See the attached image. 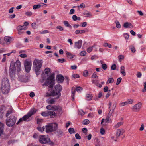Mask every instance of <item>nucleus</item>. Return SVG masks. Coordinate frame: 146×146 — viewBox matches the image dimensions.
Returning <instances> with one entry per match:
<instances>
[{"label": "nucleus", "mask_w": 146, "mask_h": 146, "mask_svg": "<svg viewBox=\"0 0 146 146\" xmlns=\"http://www.w3.org/2000/svg\"><path fill=\"white\" fill-rule=\"evenodd\" d=\"M78 8H79L80 7L82 8H84L85 7V5L84 3H81L79 6H77Z\"/></svg>", "instance_id": "nucleus-51"}, {"label": "nucleus", "mask_w": 146, "mask_h": 146, "mask_svg": "<svg viewBox=\"0 0 146 146\" xmlns=\"http://www.w3.org/2000/svg\"><path fill=\"white\" fill-rule=\"evenodd\" d=\"M49 111L43 112L41 113V114L43 116L46 117L49 115Z\"/></svg>", "instance_id": "nucleus-26"}, {"label": "nucleus", "mask_w": 146, "mask_h": 146, "mask_svg": "<svg viewBox=\"0 0 146 146\" xmlns=\"http://www.w3.org/2000/svg\"><path fill=\"white\" fill-rule=\"evenodd\" d=\"M56 27L57 29H59L60 31L64 30L63 28L60 25H58L56 26Z\"/></svg>", "instance_id": "nucleus-46"}, {"label": "nucleus", "mask_w": 146, "mask_h": 146, "mask_svg": "<svg viewBox=\"0 0 146 146\" xmlns=\"http://www.w3.org/2000/svg\"><path fill=\"white\" fill-rule=\"evenodd\" d=\"M19 56L22 58H24L27 57V56L26 54H21L19 55Z\"/></svg>", "instance_id": "nucleus-61"}, {"label": "nucleus", "mask_w": 146, "mask_h": 146, "mask_svg": "<svg viewBox=\"0 0 146 146\" xmlns=\"http://www.w3.org/2000/svg\"><path fill=\"white\" fill-rule=\"evenodd\" d=\"M90 122V121L88 120L85 119L83 121V123L84 125H86L89 124Z\"/></svg>", "instance_id": "nucleus-42"}, {"label": "nucleus", "mask_w": 146, "mask_h": 146, "mask_svg": "<svg viewBox=\"0 0 146 146\" xmlns=\"http://www.w3.org/2000/svg\"><path fill=\"white\" fill-rule=\"evenodd\" d=\"M116 27L118 28H120L121 27V25L118 21L116 22Z\"/></svg>", "instance_id": "nucleus-45"}, {"label": "nucleus", "mask_w": 146, "mask_h": 146, "mask_svg": "<svg viewBox=\"0 0 146 146\" xmlns=\"http://www.w3.org/2000/svg\"><path fill=\"white\" fill-rule=\"evenodd\" d=\"M86 98L87 100H90L92 98V96L91 94H87L86 95Z\"/></svg>", "instance_id": "nucleus-27"}, {"label": "nucleus", "mask_w": 146, "mask_h": 146, "mask_svg": "<svg viewBox=\"0 0 146 146\" xmlns=\"http://www.w3.org/2000/svg\"><path fill=\"white\" fill-rule=\"evenodd\" d=\"M57 80L58 81V83L62 82L64 79V77L62 75H58L57 76Z\"/></svg>", "instance_id": "nucleus-18"}, {"label": "nucleus", "mask_w": 146, "mask_h": 146, "mask_svg": "<svg viewBox=\"0 0 146 146\" xmlns=\"http://www.w3.org/2000/svg\"><path fill=\"white\" fill-rule=\"evenodd\" d=\"M25 68L26 71L29 72L31 70L32 66V61L28 59L25 60L24 62Z\"/></svg>", "instance_id": "nucleus-9"}, {"label": "nucleus", "mask_w": 146, "mask_h": 146, "mask_svg": "<svg viewBox=\"0 0 146 146\" xmlns=\"http://www.w3.org/2000/svg\"><path fill=\"white\" fill-rule=\"evenodd\" d=\"M75 137L76 138L78 139H81L80 136L79 134L78 133L75 134Z\"/></svg>", "instance_id": "nucleus-58"}, {"label": "nucleus", "mask_w": 146, "mask_h": 146, "mask_svg": "<svg viewBox=\"0 0 146 146\" xmlns=\"http://www.w3.org/2000/svg\"><path fill=\"white\" fill-rule=\"evenodd\" d=\"M62 89V86L59 85L58 84L55 86L53 90L50 94L47 93L46 94V96H49L51 95L53 96H56L57 98H59L61 95L60 92Z\"/></svg>", "instance_id": "nucleus-3"}, {"label": "nucleus", "mask_w": 146, "mask_h": 146, "mask_svg": "<svg viewBox=\"0 0 146 146\" xmlns=\"http://www.w3.org/2000/svg\"><path fill=\"white\" fill-rule=\"evenodd\" d=\"M32 28L34 29H36L38 28V25L35 23H33L32 24Z\"/></svg>", "instance_id": "nucleus-40"}, {"label": "nucleus", "mask_w": 146, "mask_h": 146, "mask_svg": "<svg viewBox=\"0 0 146 146\" xmlns=\"http://www.w3.org/2000/svg\"><path fill=\"white\" fill-rule=\"evenodd\" d=\"M49 115L50 118H54L57 116L56 113L54 111H49Z\"/></svg>", "instance_id": "nucleus-20"}, {"label": "nucleus", "mask_w": 146, "mask_h": 146, "mask_svg": "<svg viewBox=\"0 0 146 146\" xmlns=\"http://www.w3.org/2000/svg\"><path fill=\"white\" fill-rule=\"evenodd\" d=\"M1 89L2 93L3 94H6L10 90V85L8 79L5 78L2 80Z\"/></svg>", "instance_id": "nucleus-2"}, {"label": "nucleus", "mask_w": 146, "mask_h": 146, "mask_svg": "<svg viewBox=\"0 0 146 146\" xmlns=\"http://www.w3.org/2000/svg\"><path fill=\"white\" fill-rule=\"evenodd\" d=\"M58 61L59 62L63 63L65 62L66 60L64 58L58 59Z\"/></svg>", "instance_id": "nucleus-50"}, {"label": "nucleus", "mask_w": 146, "mask_h": 146, "mask_svg": "<svg viewBox=\"0 0 146 146\" xmlns=\"http://www.w3.org/2000/svg\"><path fill=\"white\" fill-rule=\"evenodd\" d=\"M86 54V52L85 51H81L80 53V54L81 56H84Z\"/></svg>", "instance_id": "nucleus-63"}, {"label": "nucleus", "mask_w": 146, "mask_h": 146, "mask_svg": "<svg viewBox=\"0 0 146 146\" xmlns=\"http://www.w3.org/2000/svg\"><path fill=\"white\" fill-rule=\"evenodd\" d=\"M100 63L101 64H102L101 66L102 68L104 70H106L107 68V65L106 64H103V62L101 61H100Z\"/></svg>", "instance_id": "nucleus-29"}, {"label": "nucleus", "mask_w": 146, "mask_h": 146, "mask_svg": "<svg viewBox=\"0 0 146 146\" xmlns=\"http://www.w3.org/2000/svg\"><path fill=\"white\" fill-rule=\"evenodd\" d=\"M124 57L123 55H120L118 56V59L119 62L121 61V60H123L124 59Z\"/></svg>", "instance_id": "nucleus-44"}, {"label": "nucleus", "mask_w": 146, "mask_h": 146, "mask_svg": "<svg viewBox=\"0 0 146 146\" xmlns=\"http://www.w3.org/2000/svg\"><path fill=\"white\" fill-rule=\"evenodd\" d=\"M123 26L125 28H131L133 27V25L130 23L126 22L125 23Z\"/></svg>", "instance_id": "nucleus-17"}, {"label": "nucleus", "mask_w": 146, "mask_h": 146, "mask_svg": "<svg viewBox=\"0 0 146 146\" xmlns=\"http://www.w3.org/2000/svg\"><path fill=\"white\" fill-rule=\"evenodd\" d=\"M124 132V130L123 129H117L116 133V137L118 138L121 135H122Z\"/></svg>", "instance_id": "nucleus-15"}, {"label": "nucleus", "mask_w": 146, "mask_h": 146, "mask_svg": "<svg viewBox=\"0 0 146 146\" xmlns=\"http://www.w3.org/2000/svg\"><path fill=\"white\" fill-rule=\"evenodd\" d=\"M82 41L81 40H79L78 42H76L74 43V48L78 49L81 48Z\"/></svg>", "instance_id": "nucleus-16"}, {"label": "nucleus", "mask_w": 146, "mask_h": 146, "mask_svg": "<svg viewBox=\"0 0 146 146\" xmlns=\"http://www.w3.org/2000/svg\"><path fill=\"white\" fill-rule=\"evenodd\" d=\"M83 90V88L81 87L78 86L77 87L76 89V90L78 93L80 92Z\"/></svg>", "instance_id": "nucleus-36"}, {"label": "nucleus", "mask_w": 146, "mask_h": 146, "mask_svg": "<svg viewBox=\"0 0 146 146\" xmlns=\"http://www.w3.org/2000/svg\"><path fill=\"white\" fill-rule=\"evenodd\" d=\"M42 129L43 131H45L47 133L52 132L54 131L53 125L52 124H49L46 126L42 127Z\"/></svg>", "instance_id": "nucleus-11"}, {"label": "nucleus", "mask_w": 146, "mask_h": 146, "mask_svg": "<svg viewBox=\"0 0 146 146\" xmlns=\"http://www.w3.org/2000/svg\"><path fill=\"white\" fill-rule=\"evenodd\" d=\"M127 104V102H121L119 104V105L121 106H123L125 105H126Z\"/></svg>", "instance_id": "nucleus-49"}, {"label": "nucleus", "mask_w": 146, "mask_h": 146, "mask_svg": "<svg viewBox=\"0 0 146 146\" xmlns=\"http://www.w3.org/2000/svg\"><path fill=\"white\" fill-rule=\"evenodd\" d=\"M66 53L67 55V57L70 59H72L74 57V56H75L74 55H72L70 52L67 51L66 52Z\"/></svg>", "instance_id": "nucleus-24"}, {"label": "nucleus", "mask_w": 146, "mask_h": 146, "mask_svg": "<svg viewBox=\"0 0 146 146\" xmlns=\"http://www.w3.org/2000/svg\"><path fill=\"white\" fill-rule=\"evenodd\" d=\"M4 125L3 123L0 122V136L3 134V132Z\"/></svg>", "instance_id": "nucleus-21"}, {"label": "nucleus", "mask_w": 146, "mask_h": 146, "mask_svg": "<svg viewBox=\"0 0 146 146\" xmlns=\"http://www.w3.org/2000/svg\"><path fill=\"white\" fill-rule=\"evenodd\" d=\"M27 29V27L24 25H23V26H19L17 28V30H26Z\"/></svg>", "instance_id": "nucleus-23"}, {"label": "nucleus", "mask_w": 146, "mask_h": 146, "mask_svg": "<svg viewBox=\"0 0 146 146\" xmlns=\"http://www.w3.org/2000/svg\"><path fill=\"white\" fill-rule=\"evenodd\" d=\"M44 71L45 74H44L43 73L42 74V77L43 78V80H42L41 81V82L42 83L44 82V80L46 78V76H48L50 72V68H46L45 69Z\"/></svg>", "instance_id": "nucleus-14"}, {"label": "nucleus", "mask_w": 146, "mask_h": 146, "mask_svg": "<svg viewBox=\"0 0 146 146\" xmlns=\"http://www.w3.org/2000/svg\"><path fill=\"white\" fill-rule=\"evenodd\" d=\"M16 118L14 116L11 117L10 118L6 120V124L9 127L12 126L15 123Z\"/></svg>", "instance_id": "nucleus-10"}, {"label": "nucleus", "mask_w": 146, "mask_h": 146, "mask_svg": "<svg viewBox=\"0 0 146 146\" xmlns=\"http://www.w3.org/2000/svg\"><path fill=\"white\" fill-rule=\"evenodd\" d=\"M37 111V110L36 109L34 108H32L27 115H24L22 118H21L19 119V121L17 123V124H19L23 120L25 121H29V118L32 115L35 114Z\"/></svg>", "instance_id": "nucleus-5"}, {"label": "nucleus", "mask_w": 146, "mask_h": 146, "mask_svg": "<svg viewBox=\"0 0 146 146\" xmlns=\"http://www.w3.org/2000/svg\"><path fill=\"white\" fill-rule=\"evenodd\" d=\"M76 89L73 90V88L72 89V97L73 100L74 99V95H75V93L76 91Z\"/></svg>", "instance_id": "nucleus-37"}, {"label": "nucleus", "mask_w": 146, "mask_h": 146, "mask_svg": "<svg viewBox=\"0 0 146 146\" xmlns=\"http://www.w3.org/2000/svg\"><path fill=\"white\" fill-rule=\"evenodd\" d=\"M144 129V125L143 124H142L141 125V127L140 128L139 130L140 131H143Z\"/></svg>", "instance_id": "nucleus-64"}, {"label": "nucleus", "mask_w": 146, "mask_h": 146, "mask_svg": "<svg viewBox=\"0 0 146 146\" xmlns=\"http://www.w3.org/2000/svg\"><path fill=\"white\" fill-rule=\"evenodd\" d=\"M120 72L123 76H125L126 75L125 67L124 66H122L121 67Z\"/></svg>", "instance_id": "nucleus-22"}, {"label": "nucleus", "mask_w": 146, "mask_h": 146, "mask_svg": "<svg viewBox=\"0 0 146 146\" xmlns=\"http://www.w3.org/2000/svg\"><path fill=\"white\" fill-rule=\"evenodd\" d=\"M124 37L125 39L127 40L129 38V34L127 33H125L124 35Z\"/></svg>", "instance_id": "nucleus-47"}, {"label": "nucleus", "mask_w": 146, "mask_h": 146, "mask_svg": "<svg viewBox=\"0 0 146 146\" xmlns=\"http://www.w3.org/2000/svg\"><path fill=\"white\" fill-rule=\"evenodd\" d=\"M68 132L70 134L75 133L74 129L73 128H70L68 129Z\"/></svg>", "instance_id": "nucleus-30"}, {"label": "nucleus", "mask_w": 146, "mask_h": 146, "mask_svg": "<svg viewBox=\"0 0 146 146\" xmlns=\"http://www.w3.org/2000/svg\"><path fill=\"white\" fill-rule=\"evenodd\" d=\"M122 80V78L121 77L118 78L117 80V83L116 84V85H118L121 82Z\"/></svg>", "instance_id": "nucleus-52"}, {"label": "nucleus", "mask_w": 146, "mask_h": 146, "mask_svg": "<svg viewBox=\"0 0 146 146\" xmlns=\"http://www.w3.org/2000/svg\"><path fill=\"white\" fill-rule=\"evenodd\" d=\"M54 77L53 75H51L47 78L45 82L42 84V86H49V88H52L54 84Z\"/></svg>", "instance_id": "nucleus-6"}, {"label": "nucleus", "mask_w": 146, "mask_h": 146, "mask_svg": "<svg viewBox=\"0 0 146 146\" xmlns=\"http://www.w3.org/2000/svg\"><path fill=\"white\" fill-rule=\"evenodd\" d=\"M46 109L49 110L57 111L60 113L62 112V109L59 106L48 105L46 107Z\"/></svg>", "instance_id": "nucleus-7"}, {"label": "nucleus", "mask_w": 146, "mask_h": 146, "mask_svg": "<svg viewBox=\"0 0 146 146\" xmlns=\"http://www.w3.org/2000/svg\"><path fill=\"white\" fill-rule=\"evenodd\" d=\"M25 14L27 16H30L32 15V13L31 12H27L25 13Z\"/></svg>", "instance_id": "nucleus-62"}, {"label": "nucleus", "mask_w": 146, "mask_h": 146, "mask_svg": "<svg viewBox=\"0 0 146 146\" xmlns=\"http://www.w3.org/2000/svg\"><path fill=\"white\" fill-rule=\"evenodd\" d=\"M116 106V104L115 103H114L113 104V105L112 106V108L110 110V111H111L112 110L113 111V113L114 112V109H115Z\"/></svg>", "instance_id": "nucleus-33"}, {"label": "nucleus", "mask_w": 146, "mask_h": 146, "mask_svg": "<svg viewBox=\"0 0 146 146\" xmlns=\"http://www.w3.org/2000/svg\"><path fill=\"white\" fill-rule=\"evenodd\" d=\"M98 76H97L96 74V72H94L92 76V78H98Z\"/></svg>", "instance_id": "nucleus-53"}, {"label": "nucleus", "mask_w": 146, "mask_h": 146, "mask_svg": "<svg viewBox=\"0 0 146 146\" xmlns=\"http://www.w3.org/2000/svg\"><path fill=\"white\" fill-rule=\"evenodd\" d=\"M12 112V109H10L7 111L6 114V116L7 117Z\"/></svg>", "instance_id": "nucleus-41"}, {"label": "nucleus", "mask_w": 146, "mask_h": 146, "mask_svg": "<svg viewBox=\"0 0 146 146\" xmlns=\"http://www.w3.org/2000/svg\"><path fill=\"white\" fill-rule=\"evenodd\" d=\"M39 141L40 143L42 144L51 143L50 139L44 135H40L39 136Z\"/></svg>", "instance_id": "nucleus-8"}, {"label": "nucleus", "mask_w": 146, "mask_h": 146, "mask_svg": "<svg viewBox=\"0 0 146 146\" xmlns=\"http://www.w3.org/2000/svg\"><path fill=\"white\" fill-rule=\"evenodd\" d=\"M114 81V80L113 78H109L106 83L107 84L108 83H112Z\"/></svg>", "instance_id": "nucleus-31"}, {"label": "nucleus", "mask_w": 146, "mask_h": 146, "mask_svg": "<svg viewBox=\"0 0 146 146\" xmlns=\"http://www.w3.org/2000/svg\"><path fill=\"white\" fill-rule=\"evenodd\" d=\"M78 113L80 115H83L85 113L82 110H80L79 111Z\"/></svg>", "instance_id": "nucleus-54"}, {"label": "nucleus", "mask_w": 146, "mask_h": 146, "mask_svg": "<svg viewBox=\"0 0 146 146\" xmlns=\"http://www.w3.org/2000/svg\"><path fill=\"white\" fill-rule=\"evenodd\" d=\"M87 128H84L82 129V131L85 135H87Z\"/></svg>", "instance_id": "nucleus-57"}, {"label": "nucleus", "mask_w": 146, "mask_h": 146, "mask_svg": "<svg viewBox=\"0 0 146 146\" xmlns=\"http://www.w3.org/2000/svg\"><path fill=\"white\" fill-rule=\"evenodd\" d=\"M88 72L87 70H85L84 71L83 73V75L85 76L86 77L88 76Z\"/></svg>", "instance_id": "nucleus-55"}, {"label": "nucleus", "mask_w": 146, "mask_h": 146, "mask_svg": "<svg viewBox=\"0 0 146 146\" xmlns=\"http://www.w3.org/2000/svg\"><path fill=\"white\" fill-rule=\"evenodd\" d=\"M112 113L113 111L112 110L111 111H110L106 119H102L101 124H102L104 121H105L106 123H109L110 122V119Z\"/></svg>", "instance_id": "nucleus-13"}, {"label": "nucleus", "mask_w": 146, "mask_h": 146, "mask_svg": "<svg viewBox=\"0 0 146 146\" xmlns=\"http://www.w3.org/2000/svg\"><path fill=\"white\" fill-rule=\"evenodd\" d=\"M133 102V100L132 99H129L127 102V104H132Z\"/></svg>", "instance_id": "nucleus-48"}, {"label": "nucleus", "mask_w": 146, "mask_h": 146, "mask_svg": "<svg viewBox=\"0 0 146 146\" xmlns=\"http://www.w3.org/2000/svg\"><path fill=\"white\" fill-rule=\"evenodd\" d=\"M94 45L92 47H88L86 50L87 52L88 53L91 52L92 51L93 49V47H94Z\"/></svg>", "instance_id": "nucleus-43"}, {"label": "nucleus", "mask_w": 146, "mask_h": 146, "mask_svg": "<svg viewBox=\"0 0 146 146\" xmlns=\"http://www.w3.org/2000/svg\"><path fill=\"white\" fill-rule=\"evenodd\" d=\"M4 40L7 43H10L13 40L12 38L8 36H6L4 37Z\"/></svg>", "instance_id": "nucleus-19"}, {"label": "nucleus", "mask_w": 146, "mask_h": 146, "mask_svg": "<svg viewBox=\"0 0 146 146\" xmlns=\"http://www.w3.org/2000/svg\"><path fill=\"white\" fill-rule=\"evenodd\" d=\"M142 106V103L141 102H139L132 107V110L135 112L139 111L140 110Z\"/></svg>", "instance_id": "nucleus-12"}, {"label": "nucleus", "mask_w": 146, "mask_h": 146, "mask_svg": "<svg viewBox=\"0 0 146 146\" xmlns=\"http://www.w3.org/2000/svg\"><path fill=\"white\" fill-rule=\"evenodd\" d=\"M103 46L105 47H108L110 48H111L112 47V45L108 43H104L103 44Z\"/></svg>", "instance_id": "nucleus-32"}, {"label": "nucleus", "mask_w": 146, "mask_h": 146, "mask_svg": "<svg viewBox=\"0 0 146 146\" xmlns=\"http://www.w3.org/2000/svg\"><path fill=\"white\" fill-rule=\"evenodd\" d=\"M16 67L18 71L21 70V62L19 60H17L15 63L13 62H11L9 70L10 76L11 77H13L14 74Z\"/></svg>", "instance_id": "nucleus-1"}, {"label": "nucleus", "mask_w": 146, "mask_h": 146, "mask_svg": "<svg viewBox=\"0 0 146 146\" xmlns=\"http://www.w3.org/2000/svg\"><path fill=\"white\" fill-rule=\"evenodd\" d=\"M100 133L102 135H104L105 133V130L103 128H101L100 130Z\"/></svg>", "instance_id": "nucleus-60"}, {"label": "nucleus", "mask_w": 146, "mask_h": 146, "mask_svg": "<svg viewBox=\"0 0 146 146\" xmlns=\"http://www.w3.org/2000/svg\"><path fill=\"white\" fill-rule=\"evenodd\" d=\"M41 7V5L40 4H38L35 5L33 6V9L35 10L37 9L40 8Z\"/></svg>", "instance_id": "nucleus-28"}, {"label": "nucleus", "mask_w": 146, "mask_h": 146, "mask_svg": "<svg viewBox=\"0 0 146 146\" xmlns=\"http://www.w3.org/2000/svg\"><path fill=\"white\" fill-rule=\"evenodd\" d=\"M130 49L131 50V51L133 53H134L135 52L136 50L135 49L134 47L133 46L131 45L129 47Z\"/></svg>", "instance_id": "nucleus-38"}, {"label": "nucleus", "mask_w": 146, "mask_h": 146, "mask_svg": "<svg viewBox=\"0 0 146 146\" xmlns=\"http://www.w3.org/2000/svg\"><path fill=\"white\" fill-rule=\"evenodd\" d=\"M143 86H144V88L142 90L143 92H146V82L144 83Z\"/></svg>", "instance_id": "nucleus-59"}, {"label": "nucleus", "mask_w": 146, "mask_h": 146, "mask_svg": "<svg viewBox=\"0 0 146 146\" xmlns=\"http://www.w3.org/2000/svg\"><path fill=\"white\" fill-rule=\"evenodd\" d=\"M55 101L54 99H51L48 101V104H53L55 103Z\"/></svg>", "instance_id": "nucleus-34"}, {"label": "nucleus", "mask_w": 146, "mask_h": 146, "mask_svg": "<svg viewBox=\"0 0 146 146\" xmlns=\"http://www.w3.org/2000/svg\"><path fill=\"white\" fill-rule=\"evenodd\" d=\"M123 124V123L121 122H119L115 126V127L116 128H118L121 125H122Z\"/></svg>", "instance_id": "nucleus-39"}, {"label": "nucleus", "mask_w": 146, "mask_h": 146, "mask_svg": "<svg viewBox=\"0 0 146 146\" xmlns=\"http://www.w3.org/2000/svg\"><path fill=\"white\" fill-rule=\"evenodd\" d=\"M116 68V66L115 64H114L112 65L111 67V69L112 70H115Z\"/></svg>", "instance_id": "nucleus-56"}, {"label": "nucleus", "mask_w": 146, "mask_h": 146, "mask_svg": "<svg viewBox=\"0 0 146 146\" xmlns=\"http://www.w3.org/2000/svg\"><path fill=\"white\" fill-rule=\"evenodd\" d=\"M63 23L65 26L68 27L70 28H71V26L69 24L68 22L67 21H64Z\"/></svg>", "instance_id": "nucleus-35"}, {"label": "nucleus", "mask_w": 146, "mask_h": 146, "mask_svg": "<svg viewBox=\"0 0 146 146\" xmlns=\"http://www.w3.org/2000/svg\"><path fill=\"white\" fill-rule=\"evenodd\" d=\"M43 63L42 60L35 58L33 62V67L36 72V74L38 75L40 74V70Z\"/></svg>", "instance_id": "nucleus-4"}, {"label": "nucleus", "mask_w": 146, "mask_h": 146, "mask_svg": "<svg viewBox=\"0 0 146 146\" xmlns=\"http://www.w3.org/2000/svg\"><path fill=\"white\" fill-rule=\"evenodd\" d=\"M84 15H86V17H89L92 16V15L88 11H86L83 13Z\"/></svg>", "instance_id": "nucleus-25"}]
</instances>
